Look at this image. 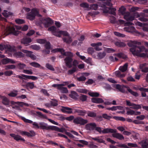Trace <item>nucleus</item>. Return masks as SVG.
<instances>
[{"mask_svg":"<svg viewBox=\"0 0 148 148\" xmlns=\"http://www.w3.org/2000/svg\"><path fill=\"white\" fill-rule=\"evenodd\" d=\"M85 62L91 65H92V59L90 58H88L86 59L85 60Z\"/></svg>","mask_w":148,"mask_h":148,"instance_id":"obj_64","label":"nucleus"},{"mask_svg":"<svg viewBox=\"0 0 148 148\" xmlns=\"http://www.w3.org/2000/svg\"><path fill=\"white\" fill-rule=\"evenodd\" d=\"M86 79V78L84 76L82 75L79 77H77V79L79 81H85Z\"/></svg>","mask_w":148,"mask_h":148,"instance_id":"obj_58","label":"nucleus"},{"mask_svg":"<svg viewBox=\"0 0 148 148\" xmlns=\"http://www.w3.org/2000/svg\"><path fill=\"white\" fill-rule=\"evenodd\" d=\"M112 0H104L103 3L105 5L110 7H112L113 4L111 3Z\"/></svg>","mask_w":148,"mask_h":148,"instance_id":"obj_34","label":"nucleus"},{"mask_svg":"<svg viewBox=\"0 0 148 148\" xmlns=\"http://www.w3.org/2000/svg\"><path fill=\"white\" fill-rule=\"evenodd\" d=\"M102 117L104 118V119L108 120H110V119L112 118V116H108L106 114H102ZM98 118H99V119H101L102 118V117L100 116H98Z\"/></svg>","mask_w":148,"mask_h":148,"instance_id":"obj_28","label":"nucleus"},{"mask_svg":"<svg viewBox=\"0 0 148 148\" xmlns=\"http://www.w3.org/2000/svg\"><path fill=\"white\" fill-rule=\"evenodd\" d=\"M127 45L130 47H132L130 49V50L131 49L133 48L135 49L136 48V47H140V46H138L137 45H135L134 41H130L128 42L127 44Z\"/></svg>","mask_w":148,"mask_h":148,"instance_id":"obj_25","label":"nucleus"},{"mask_svg":"<svg viewBox=\"0 0 148 148\" xmlns=\"http://www.w3.org/2000/svg\"><path fill=\"white\" fill-rule=\"evenodd\" d=\"M54 35L58 37H61V35L63 36H69V34L68 32L65 31L59 30L57 31V33L53 34Z\"/></svg>","mask_w":148,"mask_h":148,"instance_id":"obj_11","label":"nucleus"},{"mask_svg":"<svg viewBox=\"0 0 148 148\" xmlns=\"http://www.w3.org/2000/svg\"><path fill=\"white\" fill-rule=\"evenodd\" d=\"M40 92L47 96H49V94L48 93L47 90L45 89H42Z\"/></svg>","mask_w":148,"mask_h":148,"instance_id":"obj_63","label":"nucleus"},{"mask_svg":"<svg viewBox=\"0 0 148 148\" xmlns=\"http://www.w3.org/2000/svg\"><path fill=\"white\" fill-rule=\"evenodd\" d=\"M104 6L105 8H106L108 9H106L105 10H104L103 11L104 12L106 13H109L114 15H116V14L115 11L116 10L115 8H112L110 7L108 8L106 7L105 6Z\"/></svg>","mask_w":148,"mask_h":148,"instance_id":"obj_14","label":"nucleus"},{"mask_svg":"<svg viewBox=\"0 0 148 148\" xmlns=\"http://www.w3.org/2000/svg\"><path fill=\"white\" fill-rule=\"evenodd\" d=\"M100 134H107L109 133H113L112 136L113 137L117 138L119 140H121L124 139L123 136L121 134L116 133V130H96Z\"/></svg>","mask_w":148,"mask_h":148,"instance_id":"obj_2","label":"nucleus"},{"mask_svg":"<svg viewBox=\"0 0 148 148\" xmlns=\"http://www.w3.org/2000/svg\"><path fill=\"white\" fill-rule=\"evenodd\" d=\"M22 76L27 79H31L33 80H36L38 79V77H37L33 76H29L22 74Z\"/></svg>","mask_w":148,"mask_h":148,"instance_id":"obj_31","label":"nucleus"},{"mask_svg":"<svg viewBox=\"0 0 148 148\" xmlns=\"http://www.w3.org/2000/svg\"><path fill=\"white\" fill-rule=\"evenodd\" d=\"M48 30L49 31H51L53 35H54L53 34L54 33H57V31H58V30H57L56 28L54 26H52L49 28L48 29Z\"/></svg>","mask_w":148,"mask_h":148,"instance_id":"obj_30","label":"nucleus"},{"mask_svg":"<svg viewBox=\"0 0 148 148\" xmlns=\"http://www.w3.org/2000/svg\"><path fill=\"white\" fill-rule=\"evenodd\" d=\"M91 101L96 103H103V100L101 98H92L91 99Z\"/></svg>","mask_w":148,"mask_h":148,"instance_id":"obj_18","label":"nucleus"},{"mask_svg":"<svg viewBox=\"0 0 148 148\" xmlns=\"http://www.w3.org/2000/svg\"><path fill=\"white\" fill-rule=\"evenodd\" d=\"M127 87H128L125 86H122L119 84H116V88L119 91L123 93H127V92H125L124 89V88H127Z\"/></svg>","mask_w":148,"mask_h":148,"instance_id":"obj_19","label":"nucleus"},{"mask_svg":"<svg viewBox=\"0 0 148 148\" xmlns=\"http://www.w3.org/2000/svg\"><path fill=\"white\" fill-rule=\"evenodd\" d=\"M32 40L31 38H30L25 37L23 38L21 41V42L25 46L28 45V44L31 42Z\"/></svg>","mask_w":148,"mask_h":148,"instance_id":"obj_16","label":"nucleus"},{"mask_svg":"<svg viewBox=\"0 0 148 148\" xmlns=\"http://www.w3.org/2000/svg\"><path fill=\"white\" fill-rule=\"evenodd\" d=\"M131 106V108L134 109H138L141 108V106L140 105H137L134 103L132 104Z\"/></svg>","mask_w":148,"mask_h":148,"instance_id":"obj_43","label":"nucleus"},{"mask_svg":"<svg viewBox=\"0 0 148 148\" xmlns=\"http://www.w3.org/2000/svg\"><path fill=\"white\" fill-rule=\"evenodd\" d=\"M36 41L37 42L41 44H43L46 42L45 40L42 39H37L36 40Z\"/></svg>","mask_w":148,"mask_h":148,"instance_id":"obj_54","label":"nucleus"},{"mask_svg":"<svg viewBox=\"0 0 148 148\" xmlns=\"http://www.w3.org/2000/svg\"><path fill=\"white\" fill-rule=\"evenodd\" d=\"M122 108V107L121 106H113L111 108H107V109L109 110H111L112 111H114L116 110H117V109H120V108Z\"/></svg>","mask_w":148,"mask_h":148,"instance_id":"obj_40","label":"nucleus"},{"mask_svg":"<svg viewBox=\"0 0 148 148\" xmlns=\"http://www.w3.org/2000/svg\"><path fill=\"white\" fill-rule=\"evenodd\" d=\"M128 63H126L123 66H121L119 67V69L122 72L126 71L127 69Z\"/></svg>","mask_w":148,"mask_h":148,"instance_id":"obj_33","label":"nucleus"},{"mask_svg":"<svg viewBox=\"0 0 148 148\" xmlns=\"http://www.w3.org/2000/svg\"><path fill=\"white\" fill-rule=\"evenodd\" d=\"M16 66L14 65H8L5 66V69L6 70L14 69L16 68Z\"/></svg>","mask_w":148,"mask_h":148,"instance_id":"obj_48","label":"nucleus"},{"mask_svg":"<svg viewBox=\"0 0 148 148\" xmlns=\"http://www.w3.org/2000/svg\"><path fill=\"white\" fill-rule=\"evenodd\" d=\"M87 97L86 95H81L79 98L82 101H85L86 100Z\"/></svg>","mask_w":148,"mask_h":148,"instance_id":"obj_53","label":"nucleus"},{"mask_svg":"<svg viewBox=\"0 0 148 148\" xmlns=\"http://www.w3.org/2000/svg\"><path fill=\"white\" fill-rule=\"evenodd\" d=\"M30 132L31 134L26 132L23 131L21 134L22 135L27 136L28 137H32L35 135V133L32 130Z\"/></svg>","mask_w":148,"mask_h":148,"instance_id":"obj_22","label":"nucleus"},{"mask_svg":"<svg viewBox=\"0 0 148 148\" xmlns=\"http://www.w3.org/2000/svg\"><path fill=\"white\" fill-rule=\"evenodd\" d=\"M63 86H61L60 88H59V90H60L61 92L62 93H67L68 92V90L67 89L66 87H63Z\"/></svg>","mask_w":148,"mask_h":148,"instance_id":"obj_37","label":"nucleus"},{"mask_svg":"<svg viewBox=\"0 0 148 148\" xmlns=\"http://www.w3.org/2000/svg\"><path fill=\"white\" fill-rule=\"evenodd\" d=\"M2 103L5 105H8L9 104V101L6 97H3L2 101Z\"/></svg>","mask_w":148,"mask_h":148,"instance_id":"obj_36","label":"nucleus"},{"mask_svg":"<svg viewBox=\"0 0 148 148\" xmlns=\"http://www.w3.org/2000/svg\"><path fill=\"white\" fill-rule=\"evenodd\" d=\"M45 66L47 69L51 70L54 71L55 70L53 66L49 63L46 64Z\"/></svg>","mask_w":148,"mask_h":148,"instance_id":"obj_49","label":"nucleus"},{"mask_svg":"<svg viewBox=\"0 0 148 148\" xmlns=\"http://www.w3.org/2000/svg\"><path fill=\"white\" fill-rule=\"evenodd\" d=\"M114 34L116 36L121 37H124L125 36V35L124 34L120 33L117 32H114Z\"/></svg>","mask_w":148,"mask_h":148,"instance_id":"obj_55","label":"nucleus"},{"mask_svg":"<svg viewBox=\"0 0 148 148\" xmlns=\"http://www.w3.org/2000/svg\"><path fill=\"white\" fill-rule=\"evenodd\" d=\"M88 52V54L92 55L95 52L94 49L92 47H89L87 49Z\"/></svg>","mask_w":148,"mask_h":148,"instance_id":"obj_50","label":"nucleus"},{"mask_svg":"<svg viewBox=\"0 0 148 148\" xmlns=\"http://www.w3.org/2000/svg\"><path fill=\"white\" fill-rule=\"evenodd\" d=\"M19 34V32L17 30H16L14 27L8 26L6 27L4 31V34L8 35L10 34L17 36Z\"/></svg>","mask_w":148,"mask_h":148,"instance_id":"obj_4","label":"nucleus"},{"mask_svg":"<svg viewBox=\"0 0 148 148\" xmlns=\"http://www.w3.org/2000/svg\"><path fill=\"white\" fill-rule=\"evenodd\" d=\"M126 109L127 110V112L126 114L127 115H132L134 114L135 111L134 110H130L128 108H126Z\"/></svg>","mask_w":148,"mask_h":148,"instance_id":"obj_46","label":"nucleus"},{"mask_svg":"<svg viewBox=\"0 0 148 148\" xmlns=\"http://www.w3.org/2000/svg\"><path fill=\"white\" fill-rule=\"evenodd\" d=\"M62 108L61 109V110L62 112L64 113H66L68 114H71L73 113L72 109L69 108L62 106Z\"/></svg>","mask_w":148,"mask_h":148,"instance_id":"obj_17","label":"nucleus"},{"mask_svg":"<svg viewBox=\"0 0 148 148\" xmlns=\"http://www.w3.org/2000/svg\"><path fill=\"white\" fill-rule=\"evenodd\" d=\"M26 87H29L30 88H33L34 86V83L33 82L29 83L28 82L25 85Z\"/></svg>","mask_w":148,"mask_h":148,"instance_id":"obj_56","label":"nucleus"},{"mask_svg":"<svg viewBox=\"0 0 148 148\" xmlns=\"http://www.w3.org/2000/svg\"><path fill=\"white\" fill-rule=\"evenodd\" d=\"M10 135L17 141H18L19 140L23 142H25V140L24 138H22L20 136L16 134H10Z\"/></svg>","mask_w":148,"mask_h":148,"instance_id":"obj_13","label":"nucleus"},{"mask_svg":"<svg viewBox=\"0 0 148 148\" xmlns=\"http://www.w3.org/2000/svg\"><path fill=\"white\" fill-rule=\"evenodd\" d=\"M124 30L128 32L132 33L133 32H137L134 27L133 26L129 27H125L124 28Z\"/></svg>","mask_w":148,"mask_h":148,"instance_id":"obj_20","label":"nucleus"},{"mask_svg":"<svg viewBox=\"0 0 148 148\" xmlns=\"http://www.w3.org/2000/svg\"><path fill=\"white\" fill-rule=\"evenodd\" d=\"M141 143L142 147L143 148H148V141L143 140Z\"/></svg>","mask_w":148,"mask_h":148,"instance_id":"obj_38","label":"nucleus"},{"mask_svg":"<svg viewBox=\"0 0 148 148\" xmlns=\"http://www.w3.org/2000/svg\"><path fill=\"white\" fill-rule=\"evenodd\" d=\"M30 64L32 66L36 68H39L40 67V65L38 63L33 62L30 63Z\"/></svg>","mask_w":148,"mask_h":148,"instance_id":"obj_41","label":"nucleus"},{"mask_svg":"<svg viewBox=\"0 0 148 148\" xmlns=\"http://www.w3.org/2000/svg\"><path fill=\"white\" fill-rule=\"evenodd\" d=\"M4 47L9 51L13 52L15 51V47L14 46H11L10 45H7Z\"/></svg>","mask_w":148,"mask_h":148,"instance_id":"obj_27","label":"nucleus"},{"mask_svg":"<svg viewBox=\"0 0 148 148\" xmlns=\"http://www.w3.org/2000/svg\"><path fill=\"white\" fill-rule=\"evenodd\" d=\"M22 51L24 53L26 54L27 56L30 57L32 59L36 60V56L32 54V52L24 49L22 50Z\"/></svg>","mask_w":148,"mask_h":148,"instance_id":"obj_10","label":"nucleus"},{"mask_svg":"<svg viewBox=\"0 0 148 148\" xmlns=\"http://www.w3.org/2000/svg\"><path fill=\"white\" fill-rule=\"evenodd\" d=\"M88 116L94 117L96 116V114L94 112H90L88 113Z\"/></svg>","mask_w":148,"mask_h":148,"instance_id":"obj_62","label":"nucleus"},{"mask_svg":"<svg viewBox=\"0 0 148 148\" xmlns=\"http://www.w3.org/2000/svg\"><path fill=\"white\" fill-rule=\"evenodd\" d=\"M3 15L5 17H8L13 15V14L10 12H8L6 10H4L2 13Z\"/></svg>","mask_w":148,"mask_h":148,"instance_id":"obj_35","label":"nucleus"},{"mask_svg":"<svg viewBox=\"0 0 148 148\" xmlns=\"http://www.w3.org/2000/svg\"><path fill=\"white\" fill-rule=\"evenodd\" d=\"M13 55L17 58L24 57L25 56V54L21 52H16Z\"/></svg>","mask_w":148,"mask_h":148,"instance_id":"obj_26","label":"nucleus"},{"mask_svg":"<svg viewBox=\"0 0 148 148\" xmlns=\"http://www.w3.org/2000/svg\"><path fill=\"white\" fill-rule=\"evenodd\" d=\"M36 113L39 117L42 118L47 119V116L45 115H43L40 112H37Z\"/></svg>","mask_w":148,"mask_h":148,"instance_id":"obj_51","label":"nucleus"},{"mask_svg":"<svg viewBox=\"0 0 148 148\" xmlns=\"http://www.w3.org/2000/svg\"><path fill=\"white\" fill-rule=\"evenodd\" d=\"M85 128L87 129L101 130V128L97 126L96 124L94 123H90L86 124L85 126Z\"/></svg>","mask_w":148,"mask_h":148,"instance_id":"obj_9","label":"nucleus"},{"mask_svg":"<svg viewBox=\"0 0 148 148\" xmlns=\"http://www.w3.org/2000/svg\"><path fill=\"white\" fill-rule=\"evenodd\" d=\"M9 58H6L3 59L2 60V63L3 64H5L9 63Z\"/></svg>","mask_w":148,"mask_h":148,"instance_id":"obj_61","label":"nucleus"},{"mask_svg":"<svg viewBox=\"0 0 148 148\" xmlns=\"http://www.w3.org/2000/svg\"><path fill=\"white\" fill-rule=\"evenodd\" d=\"M115 45L116 46L119 47H125L126 46L125 44L122 42H116L115 43Z\"/></svg>","mask_w":148,"mask_h":148,"instance_id":"obj_47","label":"nucleus"},{"mask_svg":"<svg viewBox=\"0 0 148 148\" xmlns=\"http://www.w3.org/2000/svg\"><path fill=\"white\" fill-rule=\"evenodd\" d=\"M77 113L78 115L80 116H84L86 114V112L84 110L75 109L74 113Z\"/></svg>","mask_w":148,"mask_h":148,"instance_id":"obj_21","label":"nucleus"},{"mask_svg":"<svg viewBox=\"0 0 148 148\" xmlns=\"http://www.w3.org/2000/svg\"><path fill=\"white\" fill-rule=\"evenodd\" d=\"M123 18L127 21H132L134 19V16L130 12H127L124 15Z\"/></svg>","mask_w":148,"mask_h":148,"instance_id":"obj_12","label":"nucleus"},{"mask_svg":"<svg viewBox=\"0 0 148 148\" xmlns=\"http://www.w3.org/2000/svg\"><path fill=\"white\" fill-rule=\"evenodd\" d=\"M36 16L38 17L42 16L39 13V12L37 9L33 8L32 9L31 12L27 14L26 18L30 20H33L35 19Z\"/></svg>","mask_w":148,"mask_h":148,"instance_id":"obj_3","label":"nucleus"},{"mask_svg":"<svg viewBox=\"0 0 148 148\" xmlns=\"http://www.w3.org/2000/svg\"><path fill=\"white\" fill-rule=\"evenodd\" d=\"M67 38L64 37L62 38L64 42H65L67 44H70L73 41L71 37L69 35V36H67Z\"/></svg>","mask_w":148,"mask_h":148,"instance_id":"obj_24","label":"nucleus"},{"mask_svg":"<svg viewBox=\"0 0 148 148\" xmlns=\"http://www.w3.org/2000/svg\"><path fill=\"white\" fill-rule=\"evenodd\" d=\"M30 47L34 50H39L40 49V47L39 46L36 45H31L30 46Z\"/></svg>","mask_w":148,"mask_h":148,"instance_id":"obj_45","label":"nucleus"},{"mask_svg":"<svg viewBox=\"0 0 148 148\" xmlns=\"http://www.w3.org/2000/svg\"><path fill=\"white\" fill-rule=\"evenodd\" d=\"M26 65L23 63H19L17 65L18 68L19 69H24L26 66Z\"/></svg>","mask_w":148,"mask_h":148,"instance_id":"obj_42","label":"nucleus"},{"mask_svg":"<svg viewBox=\"0 0 148 148\" xmlns=\"http://www.w3.org/2000/svg\"><path fill=\"white\" fill-rule=\"evenodd\" d=\"M40 21L41 23L43 24L46 27H48L53 23V21L49 18H42Z\"/></svg>","mask_w":148,"mask_h":148,"instance_id":"obj_7","label":"nucleus"},{"mask_svg":"<svg viewBox=\"0 0 148 148\" xmlns=\"http://www.w3.org/2000/svg\"><path fill=\"white\" fill-rule=\"evenodd\" d=\"M69 96L71 97L74 99H77L78 97L77 92L74 91H72L71 94L69 95Z\"/></svg>","mask_w":148,"mask_h":148,"instance_id":"obj_29","label":"nucleus"},{"mask_svg":"<svg viewBox=\"0 0 148 148\" xmlns=\"http://www.w3.org/2000/svg\"><path fill=\"white\" fill-rule=\"evenodd\" d=\"M52 51L54 52H59L63 55L67 56V57H72L73 56V54L69 51L65 52V50L62 48H56L53 49Z\"/></svg>","mask_w":148,"mask_h":148,"instance_id":"obj_6","label":"nucleus"},{"mask_svg":"<svg viewBox=\"0 0 148 148\" xmlns=\"http://www.w3.org/2000/svg\"><path fill=\"white\" fill-rule=\"evenodd\" d=\"M89 95L91 96L92 97H98L99 95V94L97 92H92L89 93Z\"/></svg>","mask_w":148,"mask_h":148,"instance_id":"obj_52","label":"nucleus"},{"mask_svg":"<svg viewBox=\"0 0 148 148\" xmlns=\"http://www.w3.org/2000/svg\"><path fill=\"white\" fill-rule=\"evenodd\" d=\"M126 8L124 6H121L119 10V14L124 15L126 12Z\"/></svg>","mask_w":148,"mask_h":148,"instance_id":"obj_23","label":"nucleus"},{"mask_svg":"<svg viewBox=\"0 0 148 148\" xmlns=\"http://www.w3.org/2000/svg\"><path fill=\"white\" fill-rule=\"evenodd\" d=\"M145 47L143 46L136 47L135 49L132 48L130 49V51L134 55H136L140 57H145L147 55V54L143 53H140V52L144 51Z\"/></svg>","mask_w":148,"mask_h":148,"instance_id":"obj_1","label":"nucleus"},{"mask_svg":"<svg viewBox=\"0 0 148 148\" xmlns=\"http://www.w3.org/2000/svg\"><path fill=\"white\" fill-rule=\"evenodd\" d=\"M52 101H50L52 106H56L58 105V101L56 99H52Z\"/></svg>","mask_w":148,"mask_h":148,"instance_id":"obj_57","label":"nucleus"},{"mask_svg":"<svg viewBox=\"0 0 148 148\" xmlns=\"http://www.w3.org/2000/svg\"><path fill=\"white\" fill-rule=\"evenodd\" d=\"M90 7L91 9L96 10L98 8V5L97 4H94L91 5Z\"/></svg>","mask_w":148,"mask_h":148,"instance_id":"obj_59","label":"nucleus"},{"mask_svg":"<svg viewBox=\"0 0 148 148\" xmlns=\"http://www.w3.org/2000/svg\"><path fill=\"white\" fill-rule=\"evenodd\" d=\"M92 139L97 141V142L99 143H101L103 142V140L101 138H99V137H97L95 138H92Z\"/></svg>","mask_w":148,"mask_h":148,"instance_id":"obj_44","label":"nucleus"},{"mask_svg":"<svg viewBox=\"0 0 148 148\" xmlns=\"http://www.w3.org/2000/svg\"><path fill=\"white\" fill-rule=\"evenodd\" d=\"M72 57H66L64 59L66 66L70 68L72 67V62L73 61Z\"/></svg>","mask_w":148,"mask_h":148,"instance_id":"obj_15","label":"nucleus"},{"mask_svg":"<svg viewBox=\"0 0 148 148\" xmlns=\"http://www.w3.org/2000/svg\"><path fill=\"white\" fill-rule=\"evenodd\" d=\"M88 122V121L87 120L84 119L79 116L75 117L73 120V123L75 124H80L81 125H84Z\"/></svg>","mask_w":148,"mask_h":148,"instance_id":"obj_5","label":"nucleus"},{"mask_svg":"<svg viewBox=\"0 0 148 148\" xmlns=\"http://www.w3.org/2000/svg\"><path fill=\"white\" fill-rule=\"evenodd\" d=\"M13 72L11 71H8L4 72V74L6 76H10L13 74Z\"/></svg>","mask_w":148,"mask_h":148,"instance_id":"obj_60","label":"nucleus"},{"mask_svg":"<svg viewBox=\"0 0 148 148\" xmlns=\"http://www.w3.org/2000/svg\"><path fill=\"white\" fill-rule=\"evenodd\" d=\"M39 129H49L51 130H60L57 127L55 126H48L47 125L44 123H40L39 124ZM62 130H63L62 129Z\"/></svg>","mask_w":148,"mask_h":148,"instance_id":"obj_8","label":"nucleus"},{"mask_svg":"<svg viewBox=\"0 0 148 148\" xmlns=\"http://www.w3.org/2000/svg\"><path fill=\"white\" fill-rule=\"evenodd\" d=\"M106 53L105 52L103 51V52H99L98 53L97 56L99 59L103 58L106 56Z\"/></svg>","mask_w":148,"mask_h":148,"instance_id":"obj_32","label":"nucleus"},{"mask_svg":"<svg viewBox=\"0 0 148 148\" xmlns=\"http://www.w3.org/2000/svg\"><path fill=\"white\" fill-rule=\"evenodd\" d=\"M127 89L129 92L134 96L135 97H137L138 96V94L137 92L133 91L129 87H127Z\"/></svg>","mask_w":148,"mask_h":148,"instance_id":"obj_39","label":"nucleus"}]
</instances>
